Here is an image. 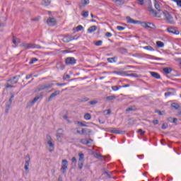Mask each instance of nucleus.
<instances>
[{
    "instance_id": "31",
    "label": "nucleus",
    "mask_w": 181,
    "mask_h": 181,
    "mask_svg": "<svg viewBox=\"0 0 181 181\" xmlns=\"http://www.w3.org/2000/svg\"><path fill=\"white\" fill-rule=\"evenodd\" d=\"M81 16H83V18H88V11H83L81 13Z\"/></svg>"
},
{
    "instance_id": "58",
    "label": "nucleus",
    "mask_w": 181,
    "mask_h": 181,
    "mask_svg": "<svg viewBox=\"0 0 181 181\" xmlns=\"http://www.w3.org/2000/svg\"><path fill=\"white\" fill-rule=\"evenodd\" d=\"M153 124H154V125H158V124H159V120L158 119L153 120Z\"/></svg>"
},
{
    "instance_id": "61",
    "label": "nucleus",
    "mask_w": 181,
    "mask_h": 181,
    "mask_svg": "<svg viewBox=\"0 0 181 181\" xmlns=\"http://www.w3.org/2000/svg\"><path fill=\"white\" fill-rule=\"evenodd\" d=\"M56 86H57V87H62V86H66V83H56Z\"/></svg>"
},
{
    "instance_id": "32",
    "label": "nucleus",
    "mask_w": 181,
    "mask_h": 181,
    "mask_svg": "<svg viewBox=\"0 0 181 181\" xmlns=\"http://www.w3.org/2000/svg\"><path fill=\"white\" fill-rule=\"evenodd\" d=\"M78 156H79L78 161L84 162V154L80 153L78 154Z\"/></svg>"
},
{
    "instance_id": "17",
    "label": "nucleus",
    "mask_w": 181,
    "mask_h": 181,
    "mask_svg": "<svg viewBox=\"0 0 181 181\" xmlns=\"http://www.w3.org/2000/svg\"><path fill=\"white\" fill-rule=\"evenodd\" d=\"M93 131L90 129H82L81 135H91Z\"/></svg>"
},
{
    "instance_id": "24",
    "label": "nucleus",
    "mask_w": 181,
    "mask_h": 181,
    "mask_svg": "<svg viewBox=\"0 0 181 181\" xmlns=\"http://www.w3.org/2000/svg\"><path fill=\"white\" fill-rule=\"evenodd\" d=\"M110 132L112 134H122L123 132H121L115 128H111Z\"/></svg>"
},
{
    "instance_id": "14",
    "label": "nucleus",
    "mask_w": 181,
    "mask_h": 181,
    "mask_svg": "<svg viewBox=\"0 0 181 181\" xmlns=\"http://www.w3.org/2000/svg\"><path fill=\"white\" fill-rule=\"evenodd\" d=\"M90 4V0H81V4L79 5L80 9L87 6Z\"/></svg>"
},
{
    "instance_id": "39",
    "label": "nucleus",
    "mask_w": 181,
    "mask_h": 181,
    "mask_svg": "<svg viewBox=\"0 0 181 181\" xmlns=\"http://www.w3.org/2000/svg\"><path fill=\"white\" fill-rule=\"evenodd\" d=\"M83 29H84V27L81 25H79L76 28V32H80V30H83Z\"/></svg>"
},
{
    "instance_id": "30",
    "label": "nucleus",
    "mask_w": 181,
    "mask_h": 181,
    "mask_svg": "<svg viewBox=\"0 0 181 181\" xmlns=\"http://www.w3.org/2000/svg\"><path fill=\"white\" fill-rule=\"evenodd\" d=\"M114 74H117L118 76H127V72L123 71V72H119V71H114Z\"/></svg>"
},
{
    "instance_id": "45",
    "label": "nucleus",
    "mask_w": 181,
    "mask_h": 181,
    "mask_svg": "<svg viewBox=\"0 0 181 181\" xmlns=\"http://www.w3.org/2000/svg\"><path fill=\"white\" fill-rule=\"evenodd\" d=\"M84 118L87 120L88 119H91V115L90 113H86L85 115H84Z\"/></svg>"
},
{
    "instance_id": "11",
    "label": "nucleus",
    "mask_w": 181,
    "mask_h": 181,
    "mask_svg": "<svg viewBox=\"0 0 181 181\" xmlns=\"http://www.w3.org/2000/svg\"><path fill=\"white\" fill-rule=\"evenodd\" d=\"M47 23L49 26H54V25L57 23V21H56V18L53 17H49L47 20Z\"/></svg>"
},
{
    "instance_id": "38",
    "label": "nucleus",
    "mask_w": 181,
    "mask_h": 181,
    "mask_svg": "<svg viewBox=\"0 0 181 181\" xmlns=\"http://www.w3.org/2000/svg\"><path fill=\"white\" fill-rule=\"evenodd\" d=\"M11 105H12V103H7L6 105V112H8L11 108Z\"/></svg>"
},
{
    "instance_id": "35",
    "label": "nucleus",
    "mask_w": 181,
    "mask_h": 181,
    "mask_svg": "<svg viewBox=\"0 0 181 181\" xmlns=\"http://www.w3.org/2000/svg\"><path fill=\"white\" fill-rule=\"evenodd\" d=\"M115 98H116L115 95H110V96L106 97V100H107V101H112V100H115Z\"/></svg>"
},
{
    "instance_id": "40",
    "label": "nucleus",
    "mask_w": 181,
    "mask_h": 181,
    "mask_svg": "<svg viewBox=\"0 0 181 181\" xmlns=\"http://www.w3.org/2000/svg\"><path fill=\"white\" fill-rule=\"evenodd\" d=\"M131 111H135V107L131 106L130 107L126 109V112H129Z\"/></svg>"
},
{
    "instance_id": "57",
    "label": "nucleus",
    "mask_w": 181,
    "mask_h": 181,
    "mask_svg": "<svg viewBox=\"0 0 181 181\" xmlns=\"http://www.w3.org/2000/svg\"><path fill=\"white\" fill-rule=\"evenodd\" d=\"M95 157L97 158V159H100V158H101V154L96 153Z\"/></svg>"
},
{
    "instance_id": "41",
    "label": "nucleus",
    "mask_w": 181,
    "mask_h": 181,
    "mask_svg": "<svg viewBox=\"0 0 181 181\" xmlns=\"http://www.w3.org/2000/svg\"><path fill=\"white\" fill-rule=\"evenodd\" d=\"M37 60V58H32L31 61L29 62V64H35Z\"/></svg>"
},
{
    "instance_id": "64",
    "label": "nucleus",
    "mask_w": 181,
    "mask_h": 181,
    "mask_svg": "<svg viewBox=\"0 0 181 181\" xmlns=\"http://www.w3.org/2000/svg\"><path fill=\"white\" fill-rule=\"evenodd\" d=\"M177 118H174L173 119V124H177Z\"/></svg>"
},
{
    "instance_id": "8",
    "label": "nucleus",
    "mask_w": 181,
    "mask_h": 181,
    "mask_svg": "<svg viewBox=\"0 0 181 181\" xmlns=\"http://www.w3.org/2000/svg\"><path fill=\"white\" fill-rule=\"evenodd\" d=\"M53 87V83H47L43 85H40L37 87L38 91L42 90H49V88H52Z\"/></svg>"
},
{
    "instance_id": "50",
    "label": "nucleus",
    "mask_w": 181,
    "mask_h": 181,
    "mask_svg": "<svg viewBox=\"0 0 181 181\" xmlns=\"http://www.w3.org/2000/svg\"><path fill=\"white\" fill-rule=\"evenodd\" d=\"M12 87H13V86H12L11 84H9V82H7L6 83V88H12Z\"/></svg>"
},
{
    "instance_id": "23",
    "label": "nucleus",
    "mask_w": 181,
    "mask_h": 181,
    "mask_svg": "<svg viewBox=\"0 0 181 181\" xmlns=\"http://www.w3.org/2000/svg\"><path fill=\"white\" fill-rule=\"evenodd\" d=\"M57 69L58 70H64V65H63V64H62V62H58L57 64Z\"/></svg>"
},
{
    "instance_id": "12",
    "label": "nucleus",
    "mask_w": 181,
    "mask_h": 181,
    "mask_svg": "<svg viewBox=\"0 0 181 181\" xmlns=\"http://www.w3.org/2000/svg\"><path fill=\"white\" fill-rule=\"evenodd\" d=\"M30 163V156H29V154H28L25 157V165L24 166V168L26 170V172H28V170H29V164Z\"/></svg>"
},
{
    "instance_id": "49",
    "label": "nucleus",
    "mask_w": 181,
    "mask_h": 181,
    "mask_svg": "<svg viewBox=\"0 0 181 181\" xmlns=\"http://www.w3.org/2000/svg\"><path fill=\"white\" fill-rule=\"evenodd\" d=\"M173 92H167L165 93V97H169V95H173Z\"/></svg>"
},
{
    "instance_id": "15",
    "label": "nucleus",
    "mask_w": 181,
    "mask_h": 181,
    "mask_svg": "<svg viewBox=\"0 0 181 181\" xmlns=\"http://www.w3.org/2000/svg\"><path fill=\"white\" fill-rule=\"evenodd\" d=\"M57 95H60V90H56L52 93L48 98V101H52V98H55Z\"/></svg>"
},
{
    "instance_id": "48",
    "label": "nucleus",
    "mask_w": 181,
    "mask_h": 181,
    "mask_svg": "<svg viewBox=\"0 0 181 181\" xmlns=\"http://www.w3.org/2000/svg\"><path fill=\"white\" fill-rule=\"evenodd\" d=\"M95 46H101L103 45V41L102 40H98L95 42Z\"/></svg>"
},
{
    "instance_id": "33",
    "label": "nucleus",
    "mask_w": 181,
    "mask_h": 181,
    "mask_svg": "<svg viewBox=\"0 0 181 181\" xmlns=\"http://www.w3.org/2000/svg\"><path fill=\"white\" fill-rule=\"evenodd\" d=\"M156 45L158 47H163V46H165V43H163L162 41H157Z\"/></svg>"
},
{
    "instance_id": "2",
    "label": "nucleus",
    "mask_w": 181,
    "mask_h": 181,
    "mask_svg": "<svg viewBox=\"0 0 181 181\" xmlns=\"http://www.w3.org/2000/svg\"><path fill=\"white\" fill-rule=\"evenodd\" d=\"M165 18V21L166 22H168V23H170V25H175V20H173V16H171L170 12L168 11H164L163 12Z\"/></svg>"
},
{
    "instance_id": "9",
    "label": "nucleus",
    "mask_w": 181,
    "mask_h": 181,
    "mask_svg": "<svg viewBox=\"0 0 181 181\" xmlns=\"http://www.w3.org/2000/svg\"><path fill=\"white\" fill-rule=\"evenodd\" d=\"M21 78L20 75L13 76V78H11L10 79L7 80V83H10V84L13 85L16 84L18 81H19V79Z\"/></svg>"
},
{
    "instance_id": "51",
    "label": "nucleus",
    "mask_w": 181,
    "mask_h": 181,
    "mask_svg": "<svg viewBox=\"0 0 181 181\" xmlns=\"http://www.w3.org/2000/svg\"><path fill=\"white\" fill-rule=\"evenodd\" d=\"M115 2L119 3V5L124 4V0H115Z\"/></svg>"
},
{
    "instance_id": "5",
    "label": "nucleus",
    "mask_w": 181,
    "mask_h": 181,
    "mask_svg": "<svg viewBox=\"0 0 181 181\" xmlns=\"http://www.w3.org/2000/svg\"><path fill=\"white\" fill-rule=\"evenodd\" d=\"M47 145L50 148L49 152L54 151V144H53V139L49 135L47 136Z\"/></svg>"
},
{
    "instance_id": "34",
    "label": "nucleus",
    "mask_w": 181,
    "mask_h": 181,
    "mask_svg": "<svg viewBox=\"0 0 181 181\" xmlns=\"http://www.w3.org/2000/svg\"><path fill=\"white\" fill-rule=\"evenodd\" d=\"M78 169L81 170V169H83V166H84V161H78Z\"/></svg>"
},
{
    "instance_id": "54",
    "label": "nucleus",
    "mask_w": 181,
    "mask_h": 181,
    "mask_svg": "<svg viewBox=\"0 0 181 181\" xmlns=\"http://www.w3.org/2000/svg\"><path fill=\"white\" fill-rule=\"evenodd\" d=\"M166 128H168V124L163 123L162 125V129H166Z\"/></svg>"
},
{
    "instance_id": "56",
    "label": "nucleus",
    "mask_w": 181,
    "mask_h": 181,
    "mask_svg": "<svg viewBox=\"0 0 181 181\" xmlns=\"http://www.w3.org/2000/svg\"><path fill=\"white\" fill-rule=\"evenodd\" d=\"M138 132L140 133V135H144L145 134V131H143L142 129H139Z\"/></svg>"
},
{
    "instance_id": "42",
    "label": "nucleus",
    "mask_w": 181,
    "mask_h": 181,
    "mask_svg": "<svg viewBox=\"0 0 181 181\" xmlns=\"http://www.w3.org/2000/svg\"><path fill=\"white\" fill-rule=\"evenodd\" d=\"M44 2V5H45V6H49V5H50V2H52L51 0H43Z\"/></svg>"
},
{
    "instance_id": "10",
    "label": "nucleus",
    "mask_w": 181,
    "mask_h": 181,
    "mask_svg": "<svg viewBox=\"0 0 181 181\" xmlns=\"http://www.w3.org/2000/svg\"><path fill=\"white\" fill-rule=\"evenodd\" d=\"M65 63L67 66H73L76 64V59H74V57H67L65 59Z\"/></svg>"
},
{
    "instance_id": "25",
    "label": "nucleus",
    "mask_w": 181,
    "mask_h": 181,
    "mask_svg": "<svg viewBox=\"0 0 181 181\" xmlns=\"http://www.w3.org/2000/svg\"><path fill=\"white\" fill-rule=\"evenodd\" d=\"M171 107L174 108V110H180V105H179V104L174 103L171 104Z\"/></svg>"
},
{
    "instance_id": "20",
    "label": "nucleus",
    "mask_w": 181,
    "mask_h": 181,
    "mask_svg": "<svg viewBox=\"0 0 181 181\" xmlns=\"http://www.w3.org/2000/svg\"><path fill=\"white\" fill-rule=\"evenodd\" d=\"M13 45H15V46H18V45H19V43H21V39L13 36Z\"/></svg>"
},
{
    "instance_id": "37",
    "label": "nucleus",
    "mask_w": 181,
    "mask_h": 181,
    "mask_svg": "<svg viewBox=\"0 0 181 181\" xmlns=\"http://www.w3.org/2000/svg\"><path fill=\"white\" fill-rule=\"evenodd\" d=\"M149 59H154V60H163V58L156 57L151 55H147Z\"/></svg>"
},
{
    "instance_id": "27",
    "label": "nucleus",
    "mask_w": 181,
    "mask_h": 181,
    "mask_svg": "<svg viewBox=\"0 0 181 181\" xmlns=\"http://www.w3.org/2000/svg\"><path fill=\"white\" fill-rule=\"evenodd\" d=\"M163 70V71L165 74H170V73L172 72V69L171 68L166 67V68H164Z\"/></svg>"
},
{
    "instance_id": "43",
    "label": "nucleus",
    "mask_w": 181,
    "mask_h": 181,
    "mask_svg": "<svg viewBox=\"0 0 181 181\" xmlns=\"http://www.w3.org/2000/svg\"><path fill=\"white\" fill-rule=\"evenodd\" d=\"M126 76H130L131 77H141V75H138L137 74H126Z\"/></svg>"
},
{
    "instance_id": "4",
    "label": "nucleus",
    "mask_w": 181,
    "mask_h": 181,
    "mask_svg": "<svg viewBox=\"0 0 181 181\" xmlns=\"http://www.w3.org/2000/svg\"><path fill=\"white\" fill-rule=\"evenodd\" d=\"M77 39H78V36L77 35L73 36L71 35H68L64 36L62 41L64 42L65 43H69L72 40H77Z\"/></svg>"
},
{
    "instance_id": "29",
    "label": "nucleus",
    "mask_w": 181,
    "mask_h": 181,
    "mask_svg": "<svg viewBox=\"0 0 181 181\" xmlns=\"http://www.w3.org/2000/svg\"><path fill=\"white\" fill-rule=\"evenodd\" d=\"M119 88H122V86H112V90L113 91H118V90H119Z\"/></svg>"
},
{
    "instance_id": "47",
    "label": "nucleus",
    "mask_w": 181,
    "mask_h": 181,
    "mask_svg": "<svg viewBox=\"0 0 181 181\" xmlns=\"http://www.w3.org/2000/svg\"><path fill=\"white\" fill-rule=\"evenodd\" d=\"M156 112L158 114V115H165V111L156 110Z\"/></svg>"
},
{
    "instance_id": "13",
    "label": "nucleus",
    "mask_w": 181,
    "mask_h": 181,
    "mask_svg": "<svg viewBox=\"0 0 181 181\" xmlns=\"http://www.w3.org/2000/svg\"><path fill=\"white\" fill-rule=\"evenodd\" d=\"M126 19L127 21V23H132L133 25H136L138 23H141V21H135L134 19H132L131 17L127 16L126 17Z\"/></svg>"
},
{
    "instance_id": "60",
    "label": "nucleus",
    "mask_w": 181,
    "mask_h": 181,
    "mask_svg": "<svg viewBox=\"0 0 181 181\" xmlns=\"http://www.w3.org/2000/svg\"><path fill=\"white\" fill-rule=\"evenodd\" d=\"M173 117H168V121L169 122H172L173 124Z\"/></svg>"
},
{
    "instance_id": "19",
    "label": "nucleus",
    "mask_w": 181,
    "mask_h": 181,
    "mask_svg": "<svg viewBox=\"0 0 181 181\" xmlns=\"http://www.w3.org/2000/svg\"><path fill=\"white\" fill-rule=\"evenodd\" d=\"M40 98H42V95L35 96L34 99L30 102L31 105L35 104Z\"/></svg>"
},
{
    "instance_id": "62",
    "label": "nucleus",
    "mask_w": 181,
    "mask_h": 181,
    "mask_svg": "<svg viewBox=\"0 0 181 181\" xmlns=\"http://www.w3.org/2000/svg\"><path fill=\"white\" fill-rule=\"evenodd\" d=\"M139 5H144V0H137Z\"/></svg>"
},
{
    "instance_id": "46",
    "label": "nucleus",
    "mask_w": 181,
    "mask_h": 181,
    "mask_svg": "<svg viewBox=\"0 0 181 181\" xmlns=\"http://www.w3.org/2000/svg\"><path fill=\"white\" fill-rule=\"evenodd\" d=\"M117 30H119V32L122 31V30H125V28L124 27H122L121 25H117Z\"/></svg>"
},
{
    "instance_id": "18",
    "label": "nucleus",
    "mask_w": 181,
    "mask_h": 181,
    "mask_svg": "<svg viewBox=\"0 0 181 181\" xmlns=\"http://www.w3.org/2000/svg\"><path fill=\"white\" fill-rule=\"evenodd\" d=\"M93 142V139L87 140L86 139H82L80 140V143L83 144V145H88Z\"/></svg>"
},
{
    "instance_id": "55",
    "label": "nucleus",
    "mask_w": 181,
    "mask_h": 181,
    "mask_svg": "<svg viewBox=\"0 0 181 181\" xmlns=\"http://www.w3.org/2000/svg\"><path fill=\"white\" fill-rule=\"evenodd\" d=\"M105 35L106 36V37H111V36H112V34L107 32L105 34Z\"/></svg>"
},
{
    "instance_id": "26",
    "label": "nucleus",
    "mask_w": 181,
    "mask_h": 181,
    "mask_svg": "<svg viewBox=\"0 0 181 181\" xmlns=\"http://www.w3.org/2000/svg\"><path fill=\"white\" fill-rule=\"evenodd\" d=\"M62 136H63V133H60V132L57 133V139L59 142H62Z\"/></svg>"
},
{
    "instance_id": "36",
    "label": "nucleus",
    "mask_w": 181,
    "mask_h": 181,
    "mask_svg": "<svg viewBox=\"0 0 181 181\" xmlns=\"http://www.w3.org/2000/svg\"><path fill=\"white\" fill-rule=\"evenodd\" d=\"M144 49H145V50H149L150 52H153V50H155L152 46H146Z\"/></svg>"
},
{
    "instance_id": "16",
    "label": "nucleus",
    "mask_w": 181,
    "mask_h": 181,
    "mask_svg": "<svg viewBox=\"0 0 181 181\" xmlns=\"http://www.w3.org/2000/svg\"><path fill=\"white\" fill-rule=\"evenodd\" d=\"M168 32H169V33H173V35H179V33H180V32L172 27L168 28L167 29Z\"/></svg>"
},
{
    "instance_id": "44",
    "label": "nucleus",
    "mask_w": 181,
    "mask_h": 181,
    "mask_svg": "<svg viewBox=\"0 0 181 181\" xmlns=\"http://www.w3.org/2000/svg\"><path fill=\"white\" fill-rule=\"evenodd\" d=\"M108 63H115V57L107 58Z\"/></svg>"
},
{
    "instance_id": "3",
    "label": "nucleus",
    "mask_w": 181,
    "mask_h": 181,
    "mask_svg": "<svg viewBox=\"0 0 181 181\" xmlns=\"http://www.w3.org/2000/svg\"><path fill=\"white\" fill-rule=\"evenodd\" d=\"M21 46L25 49H42L40 45L32 43H22Z\"/></svg>"
},
{
    "instance_id": "7",
    "label": "nucleus",
    "mask_w": 181,
    "mask_h": 181,
    "mask_svg": "<svg viewBox=\"0 0 181 181\" xmlns=\"http://www.w3.org/2000/svg\"><path fill=\"white\" fill-rule=\"evenodd\" d=\"M68 166H69V162L67 161V160H62V165L60 169L62 173L64 174L66 173V172H67Z\"/></svg>"
},
{
    "instance_id": "21",
    "label": "nucleus",
    "mask_w": 181,
    "mask_h": 181,
    "mask_svg": "<svg viewBox=\"0 0 181 181\" xmlns=\"http://www.w3.org/2000/svg\"><path fill=\"white\" fill-rule=\"evenodd\" d=\"M150 74L151 76H152V77H153L154 78H160V75H159V74L156 73V72H153V71H150Z\"/></svg>"
},
{
    "instance_id": "52",
    "label": "nucleus",
    "mask_w": 181,
    "mask_h": 181,
    "mask_svg": "<svg viewBox=\"0 0 181 181\" xmlns=\"http://www.w3.org/2000/svg\"><path fill=\"white\" fill-rule=\"evenodd\" d=\"M33 76V74H32L26 75L25 76L26 80H29V78H32Z\"/></svg>"
},
{
    "instance_id": "53",
    "label": "nucleus",
    "mask_w": 181,
    "mask_h": 181,
    "mask_svg": "<svg viewBox=\"0 0 181 181\" xmlns=\"http://www.w3.org/2000/svg\"><path fill=\"white\" fill-rule=\"evenodd\" d=\"M89 104L90 105H95V104H97V100H93V101H90Z\"/></svg>"
},
{
    "instance_id": "22",
    "label": "nucleus",
    "mask_w": 181,
    "mask_h": 181,
    "mask_svg": "<svg viewBox=\"0 0 181 181\" xmlns=\"http://www.w3.org/2000/svg\"><path fill=\"white\" fill-rule=\"evenodd\" d=\"M97 30V26L92 25L88 29V32L89 33H93V32H95Z\"/></svg>"
},
{
    "instance_id": "59",
    "label": "nucleus",
    "mask_w": 181,
    "mask_h": 181,
    "mask_svg": "<svg viewBox=\"0 0 181 181\" xmlns=\"http://www.w3.org/2000/svg\"><path fill=\"white\" fill-rule=\"evenodd\" d=\"M66 78H70V75L66 74L63 76V80H66Z\"/></svg>"
},
{
    "instance_id": "1",
    "label": "nucleus",
    "mask_w": 181,
    "mask_h": 181,
    "mask_svg": "<svg viewBox=\"0 0 181 181\" xmlns=\"http://www.w3.org/2000/svg\"><path fill=\"white\" fill-rule=\"evenodd\" d=\"M154 6L156 9H157V11H155V10L152 8V6H149L148 7L149 12H151V13H153V16H155L156 18H160L162 14L160 13V6L159 5V3L155 1Z\"/></svg>"
},
{
    "instance_id": "63",
    "label": "nucleus",
    "mask_w": 181,
    "mask_h": 181,
    "mask_svg": "<svg viewBox=\"0 0 181 181\" xmlns=\"http://www.w3.org/2000/svg\"><path fill=\"white\" fill-rule=\"evenodd\" d=\"M177 5L181 8V0H178V1H177Z\"/></svg>"
},
{
    "instance_id": "6",
    "label": "nucleus",
    "mask_w": 181,
    "mask_h": 181,
    "mask_svg": "<svg viewBox=\"0 0 181 181\" xmlns=\"http://www.w3.org/2000/svg\"><path fill=\"white\" fill-rule=\"evenodd\" d=\"M141 26H143V28H145L146 29H156V25H155V24H153L152 23H149V22L141 23Z\"/></svg>"
},
{
    "instance_id": "28",
    "label": "nucleus",
    "mask_w": 181,
    "mask_h": 181,
    "mask_svg": "<svg viewBox=\"0 0 181 181\" xmlns=\"http://www.w3.org/2000/svg\"><path fill=\"white\" fill-rule=\"evenodd\" d=\"M90 100V98H82L81 99H78V103H86L87 101H88Z\"/></svg>"
}]
</instances>
